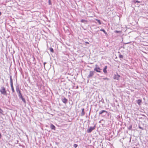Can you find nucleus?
<instances>
[{
	"label": "nucleus",
	"instance_id": "5701e85b",
	"mask_svg": "<svg viewBox=\"0 0 148 148\" xmlns=\"http://www.w3.org/2000/svg\"><path fill=\"white\" fill-rule=\"evenodd\" d=\"M138 128L141 129L142 130H144V129L143 128L141 127L140 125L138 126Z\"/></svg>",
	"mask_w": 148,
	"mask_h": 148
},
{
	"label": "nucleus",
	"instance_id": "f8f14e48",
	"mask_svg": "<svg viewBox=\"0 0 148 148\" xmlns=\"http://www.w3.org/2000/svg\"><path fill=\"white\" fill-rule=\"evenodd\" d=\"M100 31L103 32L104 33L106 34V36H108V34L105 31V30L103 29H100Z\"/></svg>",
	"mask_w": 148,
	"mask_h": 148
},
{
	"label": "nucleus",
	"instance_id": "9d476101",
	"mask_svg": "<svg viewBox=\"0 0 148 148\" xmlns=\"http://www.w3.org/2000/svg\"><path fill=\"white\" fill-rule=\"evenodd\" d=\"M82 112L81 114L80 115L81 116H83L85 114V112H84V108H82Z\"/></svg>",
	"mask_w": 148,
	"mask_h": 148
},
{
	"label": "nucleus",
	"instance_id": "9b49d317",
	"mask_svg": "<svg viewBox=\"0 0 148 148\" xmlns=\"http://www.w3.org/2000/svg\"><path fill=\"white\" fill-rule=\"evenodd\" d=\"M50 128L52 130H55L56 128L55 126L52 124H51Z\"/></svg>",
	"mask_w": 148,
	"mask_h": 148
},
{
	"label": "nucleus",
	"instance_id": "bb28decb",
	"mask_svg": "<svg viewBox=\"0 0 148 148\" xmlns=\"http://www.w3.org/2000/svg\"><path fill=\"white\" fill-rule=\"evenodd\" d=\"M104 69H107V66H105L104 68H103Z\"/></svg>",
	"mask_w": 148,
	"mask_h": 148
},
{
	"label": "nucleus",
	"instance_id": "aec40b11",
	"mask_svg": "<svg viewBox=\"0 0 148 148\" xmlns=\"http://www.w3.org/2000/svg\"><path fill=\"white\" fill-rule=\"evenodd\" d=\"M133 2L134 3H140V1H138L137 0H134L133 1Z\"/></svg>",
	"mask_w": 148,
	"mask_h": 148
},
{
	"label": "nucleus",
	"instance_id": "6ab92c4d",
	"mask_svg": "<svg viewBox=\"0 0 148 148\" xmlns=\"http://www.w3.org/2000/svg\"><path fill=\"white\" fill-rule=\"evenodd\" d=\"M103 72L105 74L107 73V69H103Z\"/></svg>",
	"mask_w": 148,
	"mask_h": 148
},
{
	"label": "nucleus",
	"instance_id": "b1692460",
	"mask_svg": "<svg viewBox=\"0 0 148 148\" xmlns=\"http://www.w3.org/2000/svg\"><path fill=\"white\" fill-rule=\"evenodd\" d=\"M48 3L49 5H51V0H49L48 1Z\"/></svg>",
	"mask_w": 148,
	"mask_h": 148
},
{
	"label": "nucleus",
	"instance_id": "f3484780",
	"mask_svg": "<svg viewBox=\"0 0 148 148\" xmlns=\"http://www.w3.org/2000/svg\"><path fill=\"white\" fill-rule=\"evenodd\" d=\"M119 58L120 59L123 58V56L121 54H119Z\"/></svg>",
	"mask_w": 148,
	"mask_h": 148
},
{
	"label": "nucleus",
	"instance_id": "393cba45",
	"mask_svg": "<svg viewBox=\"0 0 148 148\" xmlns=\"http://www.w3.org/2000/svg\"><path fill=\"white\" fill-rule=\"evenodd\" d=\"M103 79H104V80H109V79L107 77H106V78H103Z\"/></svg>",
	"mask_w": 148,
	"mask_h": 148
},
{
	"label": "nucleus",
	"instance_id": "6e6552de",
	"mask_svg": "<svg viewBox=\"0 0 148 148\" xmlns=\"http://www.w3.org/2000/svg\"><path fill=\"white\" fill-rule=\"evenodd\" d=\"M95 72L93 71H90L89 72V74L87 76L88 78L92 77L94 75Z\"/></svg>",
	"mask_w": 148,
	"mask_h": 148
},
{
	"label": "nucleus",
	"instance_id": "473e14b6",
	"mask_svg": "<svg viewBox=\"0 0 148 148\" xmlns=\"http://www.w3.org/2000/svg\"><path fill=\"white\" fill-rule=\"evenodd\" d=\"M16 141H17V143H18V140H17Z\"/></svg>",
	"mask_w": 148,
	"mask_h": 148
},
{
	"label": "nucleus",
	"instance_id": "c756f323",
	"mask_svg": "<svg viewBox=\"0 0 148 148\" xmlns=\"http://www.w3.org/2000/svg\"><path fill=\"white\" fill-rule=\"evenodd\" d=\"M129 43H130V42H127V43H124V44H128Z\"/></svg>",
	"mask_w": 148,
	"mask_h": 148
},
{
	"label": "nucleus",
	"instance_id": "cd10ccee",
	"mask_svg": "<svg viewBox=\"0 0 148 148\" xmlns=\"http://www.w3.org/2000/svg\"><path fill=\"white\" fill-rule=\"evenodd\" d=\"M46 63H46V62H44V64H44V67H45V64H46Z\"/></svg>",
	"mask_w": 148,
	"mask_h": 148
},
{
	"label": "nucleus",
	"instance_id": "423d86ee",
	"mask_svg": "<svg viewBox=\"0 0 148 148\" xmlns=\"http://www.w3.org/2000/svg\"><path fill=\"white\" fill-rule=\"evenodd\" d=\"M101 69L99 68L97 64L95 65V67L94 69V71H96L97 72L100 73Z\"/></svg>",
	"mask_w": 148,
	"mask_h": 148
},
{
	"label": "nucleus",
	"instance_id": "a878e982",
	"mask_svg": "<svg viewBox=\"0 0 148 148\" xmlns=\"http://www.w3.org/2000/svg\"><path fill=\"white\" fill-rule=\"evenodd\" d=\"M115 32L116 33H120V31L117 30H115Z\"/></svg>",
	"mask_w": 148,
	"mask_h": 148
},
{
	"label": "nucleus",
	"instance_id": "7ed1b4c3",
	"mask_svg": "<svg viewBox=\"0 0 148 148\" xmlns=\"http://www.w3.org/2000/svg\"><path fill=\"white\" fill-rule=\"evenodd\" d=\"M10 86L11 88L13 94V93L15 92V91L13 86V80L12 77L11 75H10Z\"/></svg>",
	"mask_w": 148,
	"mask_h": 148
},
{
	"label": "nucleus",
	"instance_id": "20e7f679",
	"mask_svg": "<svg viewBox=\"0 0 148 148\" xmlns=\"http://www.w3.org/2000/svg\"><path fill=\"white\" fill-rule=\"evenodd\" d=\"M108 114V112L107 111L104 110H101L99 112V114L101 115L103 117Z\"/></svg>",
	"mask_w": 148,
	"mask_h": 148
},
{
	"label": "nucleus",
	"instance_id": "2eb2a0df",
	"mask_svg": "<svg viewBox=\"0 0 148 148\" xmlns=\"http://www.w3.org/2000/svg\"><path fill=\"white\" fill-rule=\"evenodd\" d=\"M49 50H50V51L51 52H52V53H54V50H53V49L52 47H50V48H49Z\"/></svg>",
	"mask_w": 148,
	"mask_h": 148
},
{
	"label": "nucleus",
	"instance_id": "1a4fd4ad",
	"mask_svg": "<svg viewBox=\"0 0 148 148\" xmlns=\"http://www.w3.org/2000/svg\"><path fill=\"white\" fill-rule=\"evenodd\" d=\"M62 101L63 103L65 104L66 103L68 102L67 99L64 97V98H62Z\"/></svg>",
	"mask_w": 148,
	"mask_h": 148
},
{
	"label": "nucleus",
	"instance_id": "a211bd4d",
	"mask_svg": "<svg viewBox=\"0 0 148 148\" xmlns=\"http://www.w3.org/2000/svg\"><path fill=\"white\" fill-rule=\"evenodd\" d=\"M132 125H130L129 126V127H128V129L129 130H131L132 129Z\"/></svg>",
	"mask_w": 148,
	"mask_h": 148
},
{
	"label": "nucleus",
	"instance_id": "f03ea898",
	"mask_svg": "<svg viewBox=\"0 0 148 148\" xmlns=\"http://www.w3.org/2000/svg\"><path fill=\"white\" fill-rule=\"evenodd\" d=\"M0 92L1 94L6 96L7 95V91L4 87L2 86L1 87V89L0 90Z\"/></svg>",
	"mask_w": 148,
	"mask_h": 148
},
{
	"label": "nucleus",
	"instance_id": "7c9ffc66",
	"mask_svg": "<svg viewBox=\"0 0 148 148\" xmlns=\"http://www.w3.org/2000/svg\"><path fill=\"white\" fill-rule=\"evenodd\" d=\"M1 133H0V139L1 138Z\"/></svg>",
	"mask_w": 148,
	"mask_h": 148
},
{
	"label": "nucleus",
	"instance_id": "4be33fe9",
	"mask_svg": "<svg viewBox=\"0 0 148 148\" xmlns=\"http://www.w3.org/2000/svg\"><path fill=\"white\" fill-rule=\"evenodd\" d=\"M73 147H75V148H76V147H77L78 146V145L77 144H74L73 145Z\"/></svg>",
	"mask_w": 148,
	"mask_h": 148
},
{
	"label": "nucleus",
	"instance_id": "39448f33",
	"mask_svg": "<svg viewBox=\"0 0 148 148\" xmlns=\"http://www.w3.org/2000/svg\"><path fill=\"white\" fill-rule=\"evenodd\" d=\"M96 128V125H95L94 126L92 127H88V129L87 130V132L88 133H91L92 131L95 129Z\"/></svg>",
	"mask_w": 148,
	"mask_h": 148
},
{
	"label": "nucleus",
	"instance_id": "c85d7f7f",
	"mask_svg": "<svg viewBox=\"0 0 148 148\" xmlns=\"http://www.w3.org/2000/svg\"><path fill=\"white\" fill-rule=\"evenodd\" d=\"M85 43L86 44H89V42H85Z\"/></svg>",
	"mask_w": 148,
	"mask_h": 148
},
{
	"label": "nucleus",
	"instance_id": "412c9836",
	"mask_svg": "<svg viewBox=\"0 0 148 148\" xmlns=\"http://www.w3.org/2000/svg\"><path fill=\"white\" fill-rule=\"evenodd\" d=\"M3 110L0 108V113L1 114H2L3 115Z\"/></svg>",
	"mask_w": 148,
	"mask_h": 148
},
{
	"label": "nucleus",
	"instance_id": "f704fd0d",
	"mask_svg": "<svg viewBox=\"0 0 148 148\" xmlns=\"http://www.w3.org/2000/svg\"><path fill=\"white\" fill-rule=\"evenodd\" d=\"M56 144H58V143H56Z\"/></svg>",
	"mask_w": 148,
	"mask_h": 148
},
{
	"label": "nucleus",
	"instance_id": "f257e3e1",
	"mask_svg": "<svg viewBox=\"0 0 148 148\" xmlns=\"http://www.w3.org/2000/svg\"><path fill=\"white\" fill-rule=\"evenodd\" d=\"M16 90L18 94V96L19 97L20 99H21L23 101V103L25 104L26 103V101L25 99L22 96L21 91L19 90V86L17 84L16 86Z\"/></svg>",
	"mask_w": 148,
	"mask_h": 148
},
{
	"label": "nucleus",
	"instance_id": "4468645a",
	"mask_svg": "<svg viewBox=\"0 0 148 148\" xmlns=\"http://www.w3.org/2000/svg\"><path fill=\"white\" fill-rule=\"evenodd\" d=\"M95 20L97 22L99 23V24L101 25V23L100 20L97 19H96Z\"/></svg>",
	"mask_w": 148,
	"mask_h": 148
},
{
	"label": "nucleus",
	"instance_id": "72a5a7b5",
	"mask_svg": "<svg viewBox=\"0 0 148 148\" xmlns=\"http://www.w3.org/2000/svg\"><path fill=\"white\" fill-rule=\"evenodd\" d=\"M78 88V86H77V87H76V88Z\"/></svg>",
	"mask_w": 148,
	"mask_h": 148
},
{
	"label": "nucleus",
	"instance_id": "2f4dec72",
	"mask_svg": "<svg viewBox=\"0 0 148 148\" xmlns=\"http://www.w3.org/2000/svg\"><path fill=\"white\" fill-rule=\"evenodd\" d=\"M1 12H0V16L1 15Z\"/></svg>",
	"mask_w": 148,
	"mask_h": 148
},
{
	"label": "nucleus",
	"instance_id": "0eeeda50",
	"mask_svg": "<svg viewBox=\"0 0 148 148\" xmlns=\"http://www.w3.org/2000/svg\"><path fill=\"white\" fill-rule=\"evenodd\" d=\"M121 76L119 75L117 73H116V74H115L113 77V79H114L119 80V78Z\"/></svg>",
	"mask_w": 148,
	"mask_h": 148
},
{
	"label": "nucleus",
	"instance_id": "dca6fc26",
	"mask_svg": "<svg viewBox=\"0 0 148 148\" xmlns=\"http://www.w3.org/2000/svg\"><path fill=\"white\" fill-rule=\"evenodd\" d=\"M81 22L82 23H86L87 22V20H85L84 19H82L81 20Z\"/></svg>",
	"mask_w": 148,
	"mask_h": 148
},
{
	"label": "nucleus",
	"instance_id": "ddd939ff",
	"mask_svg": "<svg viewBox=\"0 0 148 148\" xmlns=\"http://www.w3.org/2000/svg\"><path fill=\"white\" fill-rule=\"evenodd\" d=\"M142 102V100L141 99H139L137 101V103L139 105H140Z\"/></svg>",
	"mask_w": 148,
	"mask_h": 148
}]
</instances>
